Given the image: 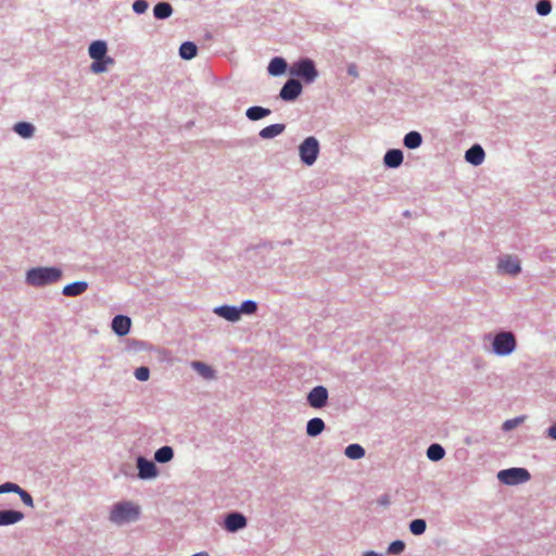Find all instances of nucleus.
I'll return each mask as SVG.
<instances>
[{"mask_svg":"<svg viewBox=\"0 0 556 556\" xmlns=\"http://www.w3.org/2000/svg\"><path fill=\"white\" fill-rule=\"evenodd\" d=\"M20 491H21V486H18L15 483L5 482L3 484H0V494L8 493V492L17 493Z\"/></svg>","mask_w":556,"mask_h":556,"instance_id":"4c0bfd02","label":"nucleus"},{"mask_svg":"<svg viewBox=\"0 0 556 556\" xmlns=\"http://www.w3.org/2000/svg\"><path fill=\"white\" fill-rule=\"evenodd\" d=\"M132 9L136 13L142 14L148 9V3L146 0H136L132 4Z\"/></svg>","mask_w":556,"mask_h":556,"instance_id":"58836bf2","label":"nucleus"},{"mask_svg":"<svg viewBox=\"0 0 556 556\" xmlns=\"http://www.w3.org/2000/svg\"><path fill=\"white\" fill-rule=\"evenodd\" d=\"M24 519V514L18 510H0V526H10Z\"/></svg>","mask_w":556,"mask_h":556,"instance_id":"ddd939ff","label":"nucleus"},{"mask_svg":"<svg viewBox=\"0 0 556 556\" xmlns=\"http://www.w3.org/2000/svg\"><path fill=\"white\" fill-rule=\"evenodd\" d=\"M548 437L556 440V424L548 428Z\"/></svg>","mask_w":556,"mask_h":556,"instance_id":"a19ab883","label":"nucleus"},{"mask_svg":"<svg viewBox=\"0 0 556 556\" xmlns=\"http://www.w3.org/2000/svg\"><path fill=\"white\" fill-rule=\"evenodd\" d=\"M291 74L303 78L306 83H312L317 77L314 62L308 59L294 63L291 67Z\"/></svg>","mask_w":556,"mask_h":556,"instance_id":"423d86ee","label":"nucleus"},{"mask_svg":"<svg viewBox=\"0 0 556 556\" xmlns=\"http://www.w3.org/2000/svg\"><path fill=\"white\" fill-rule=\"evenodd\" d=\"M484 156V151L479 144L472 146L465 154L466 161L476 166L482 164Z\"/></svg>","mask_w":556,"mask_h":556,"instance_id":"4468645a","label":"nucleus"},{"mask_svg":"<svg viewBox=\"0 0 556 556\" xmlns=\"http://www.w3.org/2000/svg\"><path fill=\"white\" fill-rule=\"evenodd\" d=\"M88 289L86 281H75L63 288V294L65 296H77L83 294Z\"/></svg>","mask_w":556,"mask_h":556,"instance_id":"2eb2a0df","label":"nucleus"},{"mask_svg":"<svg viewBox=\"0 0 556 556\" xmlns=\"http://www.w3.org/2000/svg\"><path fill=\"white\" fill-rule=\"evenodd\" d=\"M256 308H257V305L254 301H244L239 311H240V315L243 313V314H253L256 312Z\"/></svg>","mask_w":556,"mask_h":556,"instance_id":"72a5a7b5","label":"nucleus"},{"mask_svg":"<svg viewBox=\"0 0 556 556\" xmlns=\"http://www.w3.org/2000/svg\"><path fill=\"white\" fill-rule=\"evenodd\" d=\"M523 420H525L523 416L508 419L503 424L502 429L504 431H510V430L515 429L517 426H519L521 422H523Z\"/></svg>","mask_w":556,"mask_h":556,"instance_id":"473e14b6","label":"nucleus"},{"mask_svg":"<svg viewBox=\"0 0 556 556\" xmlns=\"http://www.w3.org/2000/svg\"><path fill=\"white\" fill-rule=\"evenodd\" d=\"M173 8L167 2H160L153 9V14L159 20L167 18L172 15Z\"/></svg>","mask_w":556,"mask_h":556,"instance_id":"5701e85b","label":"nucleus"},{"mask_svg":"<svg viewBox=\"0 0 556 556\" xmlns=\"http://www.w3.org/2000/svg\"><path fill=\"white\" fill-rule=\"evenodd\" d=\"M405 548V544L403 541H394L389 545L388 552L393 555L401 554Z\"/></svg>","mask_w":556,"mask_h":556,"instance_id":"c9c22d12","label":"nucleus"},{"mask_svg":"<svg viewBox=\"0 0 556 556\" xmlns=\"http://www.w3.org/2000/svg\"><path fill=\"white\" fill-rule=\"evenodd\" d=\"M131 326V320L129 317L124 315H117L112 320V329L118 336H126Z\"/></svg>","mask_w":556,"mask_h":556,"instance_id":"f8f14e48","label":"nucleus"},{"mask_svg":"<svg viewBox=\"0 0 556 556\" xmlns=\"http://www.w3.org/2000/svg\"><path fill=\"white\" fill-rule=\"evenodd\" d=\"M364 556H378V555L374 552H369V553H366Z\"/></svg>","mask_w":556,"mask_h":556,"instance_id":"79ce46f5","label":"nucleus"},{"mask_svg":"<svg viewBox=\"0 0 556 556\" xmlns=\"http://www.w3.org/2000/svg\"><path fill=\"white\" fill-rule=\"evenodd\" d=\"M497 478L504 484L514 485L527 482L530 479V473L525 468H510L501 470Z\"/></svg>","mask_w":556,"mask_h":556,"instance_id":"20e7f679","label":"nucleus"},{"mask_svg":"<svg viewBox=\"0 0 556 556\" xmlns=\"http://www.w3.org/2000/svg\"><path fill=\"white\" fill-rule=\"evenodd\" d=\"M113 64V59L108 56L100 60H94L91 64V71L96 74L103 73L106 71V66Z\"/></svg>","mask_w":556,"mask_h":556,"instance_id":"c756f323","label":"nucleus"},{"mask_svg":"<svg viewBox=\"0 0 556 556\" xmlns=\"http://www.w3.org/2000/svg\"><path fill=\"white\" fill-rule=\"evenodd\" d=\"M198 48L191 41L184 42L179 48V54L185 60H191L197 55Z\"/></svg>","mask_w":556,"mask_h":556,"instance_id":"b1692460","label":"nucleus"},{"mask_svg":"<svg viewBox=\"0 0 556 556\" xmlns=\"http://www.w3.org/2000/svg\"><path fill=\"white\" fill-rule=\"evenodd\" d=\"M14 130L23 138H30L34 134V126L26 122L16 123Z\"/></svg>","mask_w":556,"mask_h":556,"instance_id":"a878e982","label":"nucleus"},{"mask_svg":"<svg viewBox=\"0 0 556 556\" xmlns=\"http://www.w3.org/2000/svg\"><path fill=\"white\" fill-rule=\"evenodd\" d=\"M192 367H193V368H194V369H195V370H197V371H198L202 377H204V378H206V379H211V378H213V377H214V370H213L210 366H207V365H205V364H203V363H201V362H193V363H192Z\"/></svg>","mask_w":556,"mask_h":556,"instance_id":"7c9ffc66","label":"nucleus"},{"mask_svg":"<svg viewBox=\"0 0 556 556\" xmlns=\"http://www.w3.org/2000/svg\"><path fill=\"white\" fill-rule=\"evenodd\" d=\"M287 68V63L281 58H274L268 65V72L273 76H278L285 73Z\"/></svg>","mask_w":556,"mask_h":556,"instance_id":"412c9836","label":"nucleus"},{"mask_svg":"<svg viewBox=\"0 0 556 556\" xmlns=\"http://www.w3.org/2000/svg\"><path fill=\"white\" fill-rule=\"evenodd\" d=\"M328 401V391L325 387L318 386L313 388L307 394V402L313 408H323Z\"/></svg>","mask_w":556,"mask_h":556,"instance_id":"0eeeda50","label":"nucleus"},{"mask_svg":"<svg viewBox=\"0 0 556 556\" xmlns=\"http://www.w3.org/2000/svg\"><path fill=\"white\" fill-rule=\"evenodd\" d=\"M422 142V137L417 131H410L404 137V146L408 149H416L420 147Z\"/></svg>","mask_w":556,"mask_h":556,"instance_id":"393cba45","label":"nucleus"},{"mask_svg":"<svg viewBox=\"0 0 556 556\" xmlns=\"http://www.w3.org/2000/svg\"><path fill=\"white\" fill-rule=\"evenodd\" d=\"M108 47L104 41L97 40L89 46V55L93 60H100L106 56Z\"/></svg>","mask_w":556,"mask_h":556,"instance_id":"f3484780","label":"nucleus"},{"mask_svg":"<svg viewBox=\"0 0 556 556\" xmlns=\"http://www.w3.org/2000/svg\"><path fill=\"white\" fill-rule=\"evenodd\" d=\"M62 270L56 267H35L26 273V282L33 287H43L59 281Z\"/></svg>","mask_w":556,"mask_h":556,"instance_id":"f257e3e1","label":"nucleus"},{"mask_svg":"<svg viewBox=\"0 0 556 556\" xmlns=\"http://www.w3.org/2000/svg\"><path fill=\"white\" fill-rule=\"evenodd\" d=\"M173 456L174 451L170 446H163L159 448L154 454V458L159 463H167L173 458Z\"/></svg>","mask_w":556,"mask_h":556,"instance_id":"cd10ccee","label":"nucleus"},{"mask_svg":"<svg viewBox=\"0 0 556 556\" xmlns=\"http://www.w3.org/2000/svg\"><path fill=\"white\" fill-rule=\"evenodd\" d=\"M17 494L21 496V500L23 503L29 507H34V501L30 494H28L25 490L21 488V491L17 492Z\"/></svg>","mask_w":556,"mask_h":556,"instance_id":"ea45409f","label":"nucleus"},{"mask_svg":"<svg viewBox=\"0 0 556 556\" xmlns=\"http://www.w3.org/2000/svg\"><path fill=\"white\" fill-rule=\"evenodd\" d=\"M516 348V340L511 332H500L493 340V351L497 355H508Z\"/></svg>","mask_w":556,"mask_h":556,"instance_id":"39448f33","label":"nucleus"},{"mask_svg":"<svg viewBox=\"0 0 556 556\" xmlns=\"http://www.w3.org/2000/svg\"><path fill=\"white\" fill-rule=\"evenodd\" d=\"M445 455L444 448L440 444H431L427 450V456L433 462L441 460Z\"/></svg>","mask_w":556,"mask_h":556,"instance_id":"bb28decb","label":"nucleus"},{"mask_svg":"<svg viewBox=\"0 0 556 556\" xmlns=\"http://www.w3.org/2000/svg\"><path fill=\"white\" fill-rule=\"evenodd\" d=\"M325 429V422L320 418H312L308 420L306 426V433L309 437H316L320 434Z\"/></svg>","mask_w":556,"mask_h":556,"instance_id":"aec40b11","label":"nucleus"},{"mask_svg":"<svg viewBox=\"0 0 556 556\" xmlns=\"http://www.w3.org/2000/svg\"><path fill=\"white\" fill-rule=\"evenodd\" d=\"M285 128H286L285 124H273V125L266 126L260 131V137L262 139L275 138V137L281 135L285 131Z\"/></svg>","mask_w":556,"mask_h":556,"instance_id":"6ab92c4d","label":"nucleus"},{"mask_svg":"<svg viewBox=\"0 0 556 556\" xmlns=\"http://www.w3.org/2000/svg\"><path fill=\"white\" fill-rule=\"evenodd\" d=\"M269 114L270 110L262 106H251L245 112L247 117L251 121H258L268 116Z\"/></svg>","mask_w":556,"mask_h":556,"instance_id":"4be33fe9","label":"nucleus"},{"mask_svg":"<svg viewBox=\"0 0 556 556\" xmlns=\"http://www.w3.org/2000/svg\"><path fill=\"white\" fill-rule=\"evenodd\" d=\"M140 515L139 505L132 502H118L113 505L109 519L115 525H124L127 522L136 521Z\"/></svg>","mask_w":556,"mask_h":556,"instance_id":"f03ea898","label":"nucleus"},{"mask_svg":"<svg viewBox=\"0 0 556 556\" xmlns=\"http://www.w3.org/2000/svg\"><path fill=\"white\" fill-rule=\"evenodd\" d=\"M137 467L139 470V477L141 479H151L156 477L157 469L153 462L147 460L143 457H139L137 460Z\"/></svg>","mask_w":556,"mask_h":556,"instance_id":"9d476101","label":"nucleus"},{"mask_svg":"<svg viewBox=\"0 0 556 556\" xmlns=\"http://www.w3.org/2000/svg\"><path fill=\"white\" fill-rule=\"evenodd\" d=\"M215 313L229 321H237L240 318V311L235 306L223 305L215 308Z\"/></svg>","mask_w":556,"mask_h":556,"instance_id":"a211bd4d","label":"nucleus"},{"mask_svg":"<svg viewBox=\"0 0 556 556\" xmlns=\"http://www.w3.org/2000/svg\"><path fill=\"white\" fill-rule=\"evenodd\" d=\"M247 526V519L242 514L231 513L225 518V528L230 532H236Z\"/></svg>","mask_w":556,"mask_h":556,"instance_id":"9b49d317","label":"nucleus"},{"mask_svg":"<svg viewBox=\"0 0 556 556\" xmlns=\"http://www.w3.org/2000/svg\"><path fill=\"white\" fill-rule=\"evenodd\" d=\"M552 10V4L549 0H540L536 4V12L540 15H547Z\"/></svg>","mask_w":556,"mask_h":556,"instance_id":"f704fd0d","label":"nucleus"},{"mask_svg":"<svg viewBox=\"0 0 556 556\" xmlns=\"http://www.w3.org/2000/svg\"><path fill=\"white\" fill-rule=\"evenodd\" d=\"M300 157L306 165H313L319 153V143L315 137H307L299 148Z\"/></svg>","mask_w":556,"mask_h":556,"instance_id":"7ed1b4c3","label":"nucleus"},{"mask_svg":"<svg viewBox=\"0 0 556 556\" xmlns=\"http://www.w3.org/2000/svg\"><path fill=\"white\" fill-rule=\"evenodd\" d=\"M344 453L351 459H359L365 455V450L359 444H350Z\"/></svg>","mask_w":556,"mask_h":556,"instance_id":"c85d7f7f","label":"nucleus"},{"mask_svg":"<svg viewBox=\"0 0 556 556\" xmlns=\"http://www.w3.org/2000/svg\"><path fill=\"white\" fill-rule=\"evenodd\" d=\"M383 161L388 167H391V168L399 167L403 162V153L401 150H397V149L389 150L384 154Z\"/></svg>","mask_w":556,"mask_h":556,"instance_id":"dca6fc26","label":"nucleus"},{"mask_svg":"<svg viewBox=\"0 0 556 556\" xmlns=\"http://www.w3.org/2000/svg\"><path fill=\"white\" fill-rule=\"evenodd\" d=\"M427 525L424 519H415L409 523V530L415 535H420L426 531Z\"/></svg>","mask_w":556,"mask_h":556,"instance_id":"2f4dec72","label":"nucleus"},{"mask_svg":"<svg viewBox=\"0 0 556 556\" xmlns=\"http://www.w3.org/2000/svg\"><path fill=\"white\" fill-rule=\"evenodd\" d=\"M302 91V85L295 80H288L280 90V97L285 101H292L296 99Z\"/></svg>","mask_w":556,"mask_h":556,"instance_id":"6e6552de","label":"nucleus"},{"mask_svg":"<svg viewBox=\"0 0 556 556\" xmlns=\"http://www.w3.org/2000/svg\"><path fill=\"white\" fill-rule=\"evenodd\" d=\"M498 269L503 274H508L513 276L519 274L521 270L519 260L510 255H507L500 260Z\"/></svg>","mask_w":556,"mask_h":556,"instance_id":"1a4fd4ad","label":"nucleus"},{"mask_svg":"<svg viewBox=\"0 0 556 556\" xmlns=\"http://www.w3.org/2000/svg\"><path fill=\"white\" fill-rule=\"evenodd\" d=\"M135 377L139 381H147L150 377V370L148 367L141 366L135 370Z\"/></svg>","mask_w":556,"mask_h":556,"instance_id":"e433bc0d","label":"nucleus"}]
</instances>
